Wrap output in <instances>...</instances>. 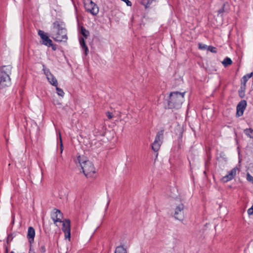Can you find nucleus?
<instances>
[{
  "mask_svg": "<svg viewBox=\"0 0 253 253\" xmlns=\"http://www.w3.org/2000/svg\"><path fill=\"white\" fill-rule=\"evenodd\" d=\"M51 37L56 42H61L67 41V32L64 22L56 21L53 23L51 29Z\"/></svg>",
  "mask_w": 253,
  "mask_h": 253,
  "instance_id": "1",
  "label": "nucleus"
},
{
  "mask_svg": "<svg viewBox=\"0 0 253 253\" xmlns=\"http://www.w3.org/2000/svg\"><path fill=\"white\" fill-rule=\"evenodd\" d=\"M185 92H179L178 91L171 92L168 101V108L169 109L180 108L184 100Z\"/></svg>",
  "mask_w": 253,
  "mask_h": 253,
  "instance_id": "2",
  "label": "nucleus"
},
{
  "mask_svg": "<svg viewBox=\"0 0 253 253\" xmlns=\"http://www.w3.org/2000/svg\"><path fill=\"white\" fill-rule=\"evenodd\" d=\"M76 163L78 162L83 169V172L86 177H93L96 172L95 169L92 163L88 160H84L81 156L78 157L75 160Z\"/></svg>",
  "mask_w": 253,
  "mask_h": 253,
  "instance_id": "3",
  "label": "nucleus"
},
{
  "mask_svg": "<svg viewBox=\"0 0 253 253\" xmlns=\"http://www.w3.org/2000/svg\"><path fill=\"white\" fill-rule=\"evenodd\" d=\"M10 65L0 67V89H2L10 84L9 75L11 73Z\"/></svg>",
  "mask_w": 253,
  "mask_h": 253,
  "instance_id": "4",
  "label": "nucleus"
},
{
  "mask_svg": "<svg viewBox=\"0 0 253 253\" xmlns=\"http://www.w3.org/2000/svg\"><path fill=\"white\" fill-rule=\"evenodd\" d=\"M164 139V130H161L157 133L154 142L152 144V149L155 152H158L163 143Z\"/></svg>",
  "mask_w": 253,
  "mask_h": 253,
  "instance_id": "5",
  "label": "nucleus"
},
{
  "mask_svg": "<svg viewBox=\"0 0 253 253\" xmlns=\"http://www.w3.org/2000/svg\"><path fill=\"white\" fill-rule=\"evenodd\" d=\"M84 3L86 11L93 15H96L98 14L99 8L91 0H84Z\"/></svg>",
  "mask_w": 253,
  "mask_h": 253,
  "instance_id": "6",
  "label": "nucleus"
},
{
  "mask_svg": "<svg viewBox=\"0 0 253 253\" xmlns=\"http://www.w3.org/2000/svg\"><path fill=\"white\" fill-rule=\"evenodd\" d=\"M62 222V231L65 234V239H68L70 241L71 238L70 220L69 219H65Z\"/></svg>",
  "mask_w": 253,
  "mask_h": 253,
  "instance_id": "7",
  "label": "nucleus"
},
{
  "mask_svg": "<svg viewBox=\"0 0 253 253\" xmlns=\"http://www.w3.org/2000/svg\"><path fill=\"white\" fill-rule=\"evenodd\" d=\"M38 35L40 36L41 39L42 40V44L48 47L52 45V41L49 38L48 36L44 33V31L39 30L38 31Z\"/></svg>",
  "mask_w": 253,
  "mask_h": 253,
  "instance_id": "8",
  "label": "nucleus"
},
{
  "mask_svg": "<svg viewBox=\"0 0 253 253\" xmlns=\"http://www.w3.org/2000/svg\"><path fill=\"white\" fill-rule=\"evenodd\" d=\"M184 205L180 204L176 207L175 210L174 217L175 219L182 220L184 218Z\"/></svg>",
  "mask_w": 253,
  "mask_h": 253,
  "instance_id": "9",
  "label": "nucleus"
},
{
  "mask_svg": "<svg viewBox=\"0 0 253 253\" xmlns=\"http://www.w3.org/2000/svg\"><path fill=\"white\" fill-rule=\"evenodd\" d=\"M247 106V102L245 100H241L236 107V116L240 117L243 115L244 111Z\"/></svg>",
  "mask_w": 253,
  "mask_h": 253,
  "instance_id": "10",
  "label": "nucleus"
},
{
  "mask_svg": "<svg viewBox=\"0 0 253 253\" xmlns=\"http://www.w3.org/2000/svg\"><path fill=\"white\" fill-rule=\"evenodd\" d=\"M237 169L238 168L237 167L232 169L230 171H229L228 174L222 178V181L225 183L233 179L236 175V171Z\"/></svg>",
  "mask_w": 253,
  "mask_h": 253,
  "instance_id": "11",
  "label": "nucleus"
},
{
  "mask_svg": "<svg viewBox=\"0 0 253 253\" xmlns=\"http://www.w3.org/2000/svg\"><path fill=\"white\" fill-rule=\"evenodd\" d=\"M237 169L238 168L237 167L232 169L230 171H229L228 174L222 178V181L225 183L233 179L236 175V171Z\"/></svg>",
  "mask_w": 253,
  "mask_h": 253,
  "instance_id": "12",
  "label": "nucleus"
},
{
  "mask_svg": "<svg viewBox=\"0 0 253 253\" xmlns=\"http://www.w3.org/2000/svg\"><path fill=\"white\" fill-rule=\"evenodd\" d=\"M237 169L238 168L237 167L232 169L230 171H229L228 174L222 178V181L225 183L233 179L236 175V171Z\"/></svg>",
  "mask_w": 253,
  "mask_h": 253,
  "instance_id": "13",
  "label": "nucleus"
},
{
  "mask_svg": "<svg viewBox=\"0 0 253 253\" xmlns=\"http://www.w3.org/2000/svg\"><path fill=\"white\" fill-rule=\"evenodd\" d=\"M54 211H55L52 212L51 216L54 224L57 222H62V213L59 210L54 209Z\"/></svg>",
  "mask_w": 253,
  "mask_h": 253,
  "instance_id": "14",
  "label": "nucleus"
},
{
  "mask_svg": "<svg viewBox=\"0 0 253 253\" xmlns=\"http://www.w3.org/2000/svg\"><path fill=\"white\" fill-rule=\"evenodd\" d=\"M35 236V231L33 227H29L28 229V233L27 238L30 245H32L34 242V238Z\"/></svg>",
  "mask_w": 253,
  "mask_h": 253,
  "instance_id": "15",
  "label": "nucleus"
},
{
  "mask_svg": "<svg viewBox=\"0 0 253 253\" xmlns=\"http://www.w3.org/2000/svg\"><path fill=\"white\" fill-rule=\"evenodd\" d=\"M47 80L53 86L58 85V82L56 78L53 76L52 74H48Z\"/></svg>",
  "mask_w": 253,
  "mask_h": 253,
  "instance_id": "16",
  "label": "nucleus"
},
{
  "mask_svg": "<svg viewBox=\"0 0 253 253\" xmlns=\"http://www.w3.org/2000/svg\"><path fill=\"white\" fill-rule=\"evenodd\" d=\"M246 84L245 83H241L240 88L238 91L239 95L241 98L245 97V92L246 90Z\"/></svg>",
  "mask_w": 253,
  "mask_h": 253,
  "instance_id": "17",
  "label": "nucleus"
},
{
  "mask_svg": "<svg viewBox=\"0 0 253 253\" xmlns=\"http://www.w3.org/2000/svg\"><path fill=\"white\" fill-rule=\"evenodd\" d=\"M253 75V72H252L250 74H247L246 75L244 76L241 80V83H245L246 84V83L250 79Z\"/></svg>",
  "mask_w": 253,
  "mask_h": 253,
  "instance_id": "18",
  "label": "nucleus"
},
{
  "mask_svg": "<svg viewBox=\"0 0 253 253\" xmlns=\"http://www.w3.org/2000/svg\"><path fill=\"white\" fill-rule=\"evenodd\" d=\"M115 253H127V251L123 246H119L116 248Z\"/></svg>",
  "mask_w": 253,
  "mask_h": 253,
  "instance_id": "19",
  "label": "nucleus"
},
{
  "mask_svg": "<svg viewBox=\"0 0 253 253\" xmlns=\"http://www.w3.org/2000/svg\"><path fill=\"white\" fill-rule=\"evenodd\" d=\"M81 33L85 39H86L89 35V31L86 30V29L83 26H82L81 28Z\"/></svg>",
  "mask_w": 253,
  "mask_h": 253,
  "instance_id": "20",
  "label": "nucleus"
},
{
  "mask_svg": "<svg viewBox=\"0 0 253 253\" xmlns=\"http://www.w3.org/2000/svg\"><path fill=\"white\" fill-rule=\"evenodd\" d=\"M222 63L225 67H226L232 63V61L230 58L226 57L222 62Z\"/></svg>",
  "mask_w": 253,
  "mask_h": 253,
  "instance_id": "21",
  "label": "nucleus"
},
{
  "mask_svg": "<svg viewBox=\"0 0 253 253\" xmlns=\"http://www.w3.org/2000/svg\"><path fill=\"white\" fill-rule=\"evenodd\" d=\"M244 132L250 138H253V129L252 128H247L244 130Z\"/></svg>",
  "mask_w": 253,
  "mask_h": 253,
  "instance_id": "22",
  "label": "nucleus"
},
{
  "mask_svg": "<svg viewBox=\"0 0 253 253\" xmlns=\"http://www.w3.org/2000/svg\"><path fill=\"white\" fill-rule=\"evenodd\" d=\"M155 0H142V4L144 5L146 8L149 7Z\"/></svg>",
  "mask_w": 253,
  "mask_h": 253,
  "instance_id": "23",
  "label": "nucleus"
},
{
  "mask_svg": "<svg viewBox=\"0 0 253 253\" xmlns=\"http://www.w3.org/2000/svg\"><path fill=\"white\" fill-rule=\"evenodd\" d=\"M56 86V91H57V94H58L59 96H61V97H63V96H64V92L63 90L62 89H61V88H59V87L57 86H57Z\"/></svg>",
  "mask_w": 253,
  "mask_h": 253,
  "instance_id": "24",
  "label": "nucleus"
},
{
  "mask_svg": "<svg viewBox=\"0 0 253 253\" xmlns=\"http://www.w3.org/2000/svg\"><path fill=\"white\" fill-rule=\"evenodd\" d=\"M207 49L212 53H216L217 52L216 48L212 46H208Z\"/></svg>",
  "mask_w": 253,
  "mask_h": 253,
  "instance_id": "25",
  "label": "nucleus"
},
{
  "mask_svg": "<svg viewBox=\"0 0 253 253\" xmlns=\"http://www.w3.org/2000/svg\"><path fill=\"white\" fill-rule=\"evenodd\" d=\"M227 4V3H224L222 5V7L218 10V13L219 14H220V13H223V12H225V9H224V8H225V5H226Z\"/></svg>",
  "mask_w": 253,
  "mask_h": 253,
  "instance_id": "26",
  "label": "nucleus"
},
{
  "mask_svg": "<svg viewBox=\"0 0 253 253\" xmlns=\"http://www.w3.org/2000/svg\"><path fill=\"white\" fill-rule=\"evenodd\" d=\"M198 46H199V49H206L208 48V46H207V45L201 43H199L198 44Z\"/></svg>",
  "mask_w": 253,
  "mask_h": 253,
  "instance_id": "27",
  "label": "nucleus"
},
{
  "mask_svg": "<svg viewBox=\"0 0 253 253\" xmlns=\"http://www.w3.org/2000/svg\"><path fill=\"white\" fill-rule=\"evenodd\" d=\"M247 179L249 181L253 183V176H252L249 173H247Z\"/></svg>",
  "mask_w": 253,
  "mask_h": 253,
  "instance_id": "28",
  "label": "nucleus"
},
{
  "mask_svg": "<svg viewBox=\"0 0 253 253\" xmlns=\"http://www.w3.org/2000/svg\"><path fill=\"white\" fill-rule=\"evenodd\" d=\"M43 70L44 71V73L45 74V75L46 76V78H47V75H48V74H52L50 73V72L49 69H47L44 68V65H43Z\"/></svg>",
  "mask_w": 253,
  "mask_h": 253,
  "instance_id": "29",
  "label": "nucleus"
},
{
  "mask_svg": "<svg viewBox=\"0 0 253 253\" xmlns=\"http://www.w3.org/2000/svg\"><path fill=\"white\" fill-rule=\"evenodd\" d=\"M59 138H60V152H61V153H62L63 152V143H62L61 136L60 134H59Z\"/></svg>",
  "mask_w": 253,
  "mask_h": 253,
  "instance_id": "30",
  "label": "nucleus"
},
{
  "mask_svg": "<svg viewBox=\"0 0 253 253\" xmlns=\"http://www.w3.org/2000/svg\"><path fill=\"white\" fill-rule=\"evenodd\" d=\"M80 44H81V46L82 47L85 45V41H84V38H81L80 39Z\"/></svg>",
  "mask_w": 253,
  "mask_h": 253,
  "instance_id": "31",
  "label": "nucleus"
},
{
  "mask_svg": "<svg viewBox=\"0 0 253 253\" xmlns=\"http://www.w3.org/2000/svg\"><path fill=\"white\" fill-rule=\"evenodd\" d=\"M248 213L249 215H252L253 214V207H251L248 210Z\"/></svg>",
  "mask_w": 253,
  "mask_h": 253,
  "instance_id": "32",
  "label": "nucleus"
},
{
  "mask_svg": "<svg viewBox=\"0 0 253 253\" xmlns=\"http://www.w3.org/2000/svg\"><path fill=\"white\" fill-rule=\"evenodd\" d=\"M83 48L84 50L85 54L86 55L87 54V53L88 52V49L86 45L82 47Z\"/></svg>",
  "mask_w": 253,
  "mask_h": 253,
  "instance_id": "33",
  "label": "nucleus"
},
{
  "mask_svg": "<svg viewBox=\"0 0 253 253\" xmlns=\"http://www.w3.org/2000/svg\"><path fill=\"white\" fill-rule=\"evenodd\" d=\"M40 250L42 253H44L45 252V248L44 246H43V245L42 246L40 247Z\"/></svg>",
  "mask_w": 253,
  "mask_h": 253,
  "instance_id": "34",
  "label": "nucleus"
},
{
  "mask_svg": "<svg viewBox=\"0 0 253 253\" xmlns=\"http://www.w3.org/2000/svg\"><path fill=\"white\" fill-rule=\"evenodd\" d=\"M122 1L125 2L127 6H131L132 3L131 1L129 0H122Z\"/></svg>",
  "mask_w": 253,
  "mask_h": 253,
  "instance_id": "35",
  "label": "nucleus"
},
{
  "mask_svg": "<svg viewBox=\"0 0 253 253\" xmlns=\"http://www.w3.org/2000/svg\"><path fill=\"white\" fill-rule=\"evenodd\" d=\"M107 116L109 119H111L113 118V115L112 113L109 112H107Z\"/></svg>",
  "mask_w": 253,
  "mask_h": 253,
  "instance_id": "36",
  "label": "nucleus"
},
{
  "mask_svg": "<svg viewBox=\"0 0 253 253\" xmlns=\"http://www.w3.org/2000/svg\"><path fill=\"white\" fill-rule=\"evenodd\" d=\"M50 46H51V47H52V49L53 50H56V46H55V45L53 44V43H52V45H50Z\"/></svg>",
  "mask_w": 253,
  "mask_h": 253,
  "instance_id": "37",
  "label": "nucleus"
},
{
  "mask_svg": "<svg viewBox=\"0 0 253 253\" xmlns=\"http://www.w3.org/2000/svg\"><path fill=\"white\" fill-rule=\"evenodd\" d=\"M109 202H110V201L109 200L108 202V203H107V206H108V205L109 204Z\"/></svg>",
  "mask_w": 253,
  "mask_h": 253,
  "instance_id": "38",
  "label": "nucleus"
},
{
  "mask_svg": "<svg viewBox=\"0 0 253 253\" xmlns=\"http://www.w3.org/2000/svg\"><path fill=\"white\" fill-rule=\"evenodd\" d=\"M10 236V235H9V236H8V239H9Z\"/></svg>",
  "mask_w": 253,
  "mask_h": 253,
  "instance_id": "39",
  "label": "nucleus"
}]
</instances>
